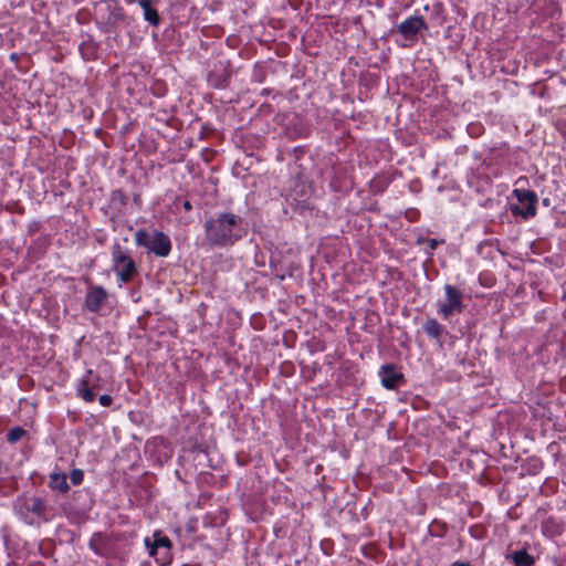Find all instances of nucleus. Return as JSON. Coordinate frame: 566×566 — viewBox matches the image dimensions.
<instances>
[{"instance_id":"nucleus-1","label":"nucleus","mask_w":566,"mask_h":566,"mask_svg":"<svg viewBox=\"0 0 566 566\" xmlns=\"http://www.w3.org/2000/svg\"><path fill=\"white\" fill-rule=\"evenodd\" d=\"M242 224L243 220L238 214L218 213L205 222L206 240L211 247L231 245L242 237Z\"/></svg>"},{"instance_id":"nucleus-2","label":"nucleus","mask_w":566,"mask_h":566,"mask_svg":"<svg viewBox=\"0 0 566 566\" xmlns=\"http://www.w3.org/2000/svg\"><path fill=\"white\" fill-rule=\"evenodd\" d=\"M14 515L28 526H40L51 518L53 507L46 494L23 492L12 503Z\"/></svg>"},{"instance_id":"nucleus-3","label":"nucleus","mask_w":566,"mask_h":566,"mask_svg":"<svg viewBox=\"0 0 566 566\" xmlns=\"http://www.w3.org/2000/svg\"><path fill=\"white\" fill-rule=\"evenodd\" d=\"M144 545L149 549V555L154 557L159 565L165 566L170 564L172 559V545L170 539L161 532H155L153 538H145Z\"/></svg>"},{"instance_id":"nucleus-4","label":"nucleus","mask_w":566,"mask_h":566,"mask_svg":"<svg viewBox=\"0 0 566 566\" xmlns=\"http://www.w3.org/2000/svg\"><path fill=\"white\" fill-rule=\"evenodd\" d=\"M513 195L524 207L512 205L511 212L514 216H522L524 219L533 218L536 214L537 195L533 190L525 189H514Z\"/></svg>"},{"instance_id":"nucleus-5","label":"nucleus","mask_w":566,"mask_h":566,"mask_svg":"<svg viewBox=\"0 0 566 566\" xmlns=\"http://www.w3.org/2000/svg\"><path fill=\"white\" fill-rule=\"evenodd\" d=\"M144 247L148 249L149 253L164 258L170 253L171 242L169 237L160 231L151 233L144 231Z\"/></svg>"},{"instance_id":"nucleus-6","label":"nucleus","mask_w":566,"mask_h":566,"mask_svg":"<svg viewBox=\"0 0 566 566\" xmlns=\"http://www.w3.org/2000/svg\"><path fill=\"white\" fill-rule=\"evenodd\" d=\"M113 262L114 271L120 282H128L137 272L135 262L119 249L113 252Z\"/></svg>"},{"instance_id":"nucleus-7","label":"nucleus","mask_w":566,"mask_h":566,"mask_svg":"<svg viewBox=\"0 0 566 566\" xmlns=\"http://www.w3.org/2000/svg\"><path fill=\"white\" fill-rule=\"evenodd\" d=\"M447 302L439 308V313L444 318L453 315L454 313H461L463 310V294L452 285H446Z\"/></svg>"},{"instance_id":"nucleus-8","label":"nucleus","mask_w":566,"mask_h":566,"mask_svg":"<svg viewBox=\"0 0 566 566\" xmlns=\"http://www.w3.org/2000/svg\"><path fill=\"white\" fill-rule=\"evenodd\" d=\"M428 25L421 15H412L402 21L398 25V32L403 36L406 41L411 43L417 41V35L420 31L427 30Z\"/></svg>"},{"instance_id":"nucleus-9","label":"nucleus","mask_w":566,"mask_h":566,"mask_svg":"<svg viewBox=\"0 0 566 566\" xmlns=\"http://www.w3.org/2000/svg\"><path fill=\"white\" fill-rule=\"evenodd\" d=\"M95 15L106 24H115L120 19L122 12L115 1L104 0L95 6Z\"/></svg>"},{"instance_id":"nucleus-10","label":"nucleus","mask_w":566,"mask_h":566,"mask_svg":"<svg viewBox=\"0 0 566 566\" xmlns=\"http://www.w3.org/2000/svg\"><path fill=\"white\" fill-rule=\"evenodd\" d=\"M381 384L387 389H397L403 380V375L396 370L395 365L387 364L379 370Z\"/></svg>"},{"instance_id":"nucleus-11","label":"nucleus","mask_w":566,"mask_h":566,"mask_svg":"<svg viewBox=\"0 0 566 566\" xmlns=\"http://www.w3.org/2000/svg\"><path fill=\"white\" fill-rule=\"evenodd\" d=\"M107 293L102 286L90 289L85 297V306L91 312H98L106 301Z\"/></svg>"},{"instance_id":"nucleus-12","label":"nucleus","mask_w":566,"mask_h":566,"mask_svg":"<svg viewBox=\"0 0 566 566\" xmlns=\"http://www.w3.org/2000/svg\"><path fill=\"white\" fill-rule=\"evenodd\" d=\"M92 370H88L86 375L82 377L76 386L77 395L86 402H92L95 399L94 382H93Z\"/></svg>"},{"instance_id":"nucleus-13","label":"nucleus","mask_w":566,"mask_h":566,"mask_svg":"<svg viewBox=\"0 0 566 566\" xmlns=\"http://www.w3.org/2000/svg\"><path fill=\"white\" fill-rule=\"evenodd\" d=\"M88 545L96 555L107 556L112 553V542L103 533H94Z\"/></svg>"},{"instance_id":"nucleus-14","label":"nucleus","mask_w":566,"mask_h":566,"mask_svg":"<svg viewBox=\"0 0 566 566\" xmlns=\"http://www.w3.org/2000/svg\"><path fill=\"white\" fill-rule=\"evenodd\" d=\"M49 488L52 491H56V492H60L62 494H65L66 492H69L70 486H69V483H67L66 474L65 473H57V472L51 473L50 474V480H49Z\"/></svg>"},{"instance_id":"nucleus-15","label":"nucleus","mask_w":566,"mask_h":566,"mask_svg":"<svg viewBox=\"0 0 566 566\" xmlns=\"http://www.w3.org/2000/svg\"><path fill=\"white\" fill-rule=\"evenodd\" d=\"M144 20L153 27H158L161 22V17L157 9L153 7V0H144Z\"/></svg>"},{"instance_id":"nucleus-16","label":"nucleus","mask_w":566,"mask_h":566,"mask_svg":"<svg viewBox=\"0 0 566 566\" xmlns=\"http://www.w3.org/2000/svg\"><path fill=\"white\" fill-rule=\"evenodd\" d=\"M423 329L428 336L436 339H440L443 332L442 325L434 318L427 319L423 324Z\"/></svg>"},{"instance_id":"nucleus-17","label":"nucleus","mask_w":566,"mask_h":566,"mask_svg":"<svg viewBox=\"0 0 566 566\" xmlns=\"http://www.w3.org/2000/svg\"><path fill=\"white\" fill-rule=\"evenodd\" d=\"M511 558L516 566H532L534 564V558L525 549L514 552Z\"/></svg>"},{"instance_id":"nucleus-18","label":"nucleus","mask_w":566,"mask_h":566,"mask_svg":"<svg viewBox=\"0 0 566 566\" xmlns=\"http://www.w3.org/2000/svg\"><path fill=\"white\" fill-rule=\"evenodd\" d=\"M27 434V431L21 428V427H14L12 429H10L7 433V440L10 442V443H15L18 442L22 437H24Z\"/></svg>"},{"instance_id":"nucleus-19","label":"nucleus","mask_w":566,"mask_h":566,"mask_svg":"<svg viewBox=\"0 0 566 566\" xmlns=\"http://www.w3.org/2000/svg\"><path fill=\"white\" fill-rule=\"evenodd\" d=\"M84 472L81 469H73L70 473V480L73 485H80L83 482Z\"/></svg>"},{"instance_id":"nucleus-20","label":"nucleus","mask_w":566,"mask_h":566,"mask_svg":"<svg viewBox=\"0 0 566 566\" xmlns=\"http://www.w3.org/2000/svg\"><path fill=\"white\" fill-rule=\"evenodd\" d=\"M174 206L176 209H179L180 207L184 208L186 211H190L192 209V205L189 200H184L181 198H177L174 201Z\"/></svg>"},{"instance_id":"nucleus-21","label":"nucleus","mask_w":566,"mask_h":566,"mask_svg":"<svg viewBox=\"0 0 566 566\" xmlns=\"http://www.w3.org/2000/svg\"><path fill=\"white\" fill-rule=\"evenodd\" d=\"M98 401L103 407H108L113 402V398L109 395H102Z\"/></svg>"},{"instance_id":"nucleus-22","label":"nucleus","mask_w":566,"mask_h":566,"mask_svg":"<svg viewBox=\"0 0 566 566\" xmlns=\"http://www.w3.org/2000/svg\"><path fill=\"white\" fill-rule=\"evenodd\" d=\"M134 238L137 245H142V229L135 231Z\"/></svg>"},{"instance_id":"nucleus-23","label":"nucleus","mask_w":566,"mask_h":566,"mask_svg":"<svg viewBox=\"0 0 566 566\" xmlns=\"http://www.w3.org/2000/svg\"><path fill=\"white\" fill-rule=\"evenodd\" d=\"M428 245L431 251H433L438 247V241L436 239L428 240Z\"/></svg>"},{"instance_id":"nucleus-24","label":"nucleus","mask_w":566,"mask_h":566,"mask_svg":"<svg viewBox=\"0 0 566 566\" xmlns=\"http://www.w3.org/2000/svg\"><path fill=\"white\" fill-rule=\"evenodd\" d=\"M132 300H133L135 303L139 302V300H140V294H139V292H137V291H133V292H132Z\"/></svg>"},{"instance_id":"nucleus-25","label":"nucleus","mask_w":566,"mask_h":566,"mask_svg":"<svg viewBox=\"0 0 566 566\" xmlns=\"http://www.w3.org/2000/svg\"><path fill=\"white\" fill-rule=\"evenodd\" d=\"M452 566H471V564L469 562L457 560L452 564Z\"/></svg>"},{"instance_id":"nucleus-26","label":"nucleus","mask_w":566,"mask_h":566,"mask_svg":"<svg viewBox=\"0 0 566 566\" xmlns=\"http://www.w3.org/2000/svg\"><path fill=\"white\" fill-rule=\"evenodd\" d=\"M10 60H12V61H17V60H18V54H17V53H12V54L10 55Z\"/></svg>"}]
</instances>
